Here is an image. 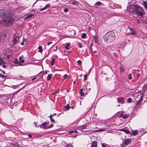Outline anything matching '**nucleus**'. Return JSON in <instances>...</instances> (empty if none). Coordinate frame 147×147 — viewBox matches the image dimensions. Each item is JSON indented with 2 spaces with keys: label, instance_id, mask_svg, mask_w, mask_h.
I'll return each instance as SVG.
<instances>
[{
  "label": "nucleus",
  "instance_id": "8",
  "mask_svg": "<svg viewBox=\"0 0 147 147\" xmlns=\"http://www.w3.org/2000/svg\"><path fill=\"white\" fill-rule=\"evenodd\" d=\"M129 29L131 31V32L130 33V34L132 35H135L136 34V32L134 29L132 28H129Z\"/></svg>",
  "mask_w": 147,
  "mask_h": 147
},
{
  "label": "nucleus",
  "instance_id": "62",
  "mask_svg": "<svg viewBox=\"0 0 147 147\" xmlns=\"http://www.w3.org/2000/svg\"><path fill=\"white\" fill-rule=\"evenodd\" d=\"M18 86V85H16V86H13V87H16V86Z\"/></svg>",
  "mask_w": 147,
  "mask_h": 147
},
{
  "label": "nucleus",
  "instance_id": "30",
  "mask_svg": "<svg viewBox=\"0 0 147 147\" xmlns=\"http://www.w3.org/2000/svg\"><path fill=\"white\" fill-rule=\"evenodd\" d=\"M55 60V59H54V58L52 59V61L51 62V64L52 65H54Z\"/></svg>",
  "mask_w": 147,
  "mask_h": 147
},
{
  "label": "nucleus",
  "instance_id": "22",
  "mask_svg": "<svg viewBox=\"0 0 147 147\" xmlns=\"http://www.w3.org/2000/svg\"><path fill=\"white\" fill-rule=\"evenodd\" d=\"M137 134V131H132L130 134L132 135H135Z\"/></svg>",
  "mask_w": 147,
  "mask_h": 147
},
{
  "label": "nucleus",
  "instance_id": "12",
  "mask_svg": "<svg viewBox=\"0 0 147 147\" xmlns=\"http://www.w3.org/2000/svg\"><path fill=\"white\" fill-rule=\"evenodd\" d=\"M97 143L96 141L92 142L90 147H97Z\"/></svg>",
  "mask_w": 147,
  "mask_h": 147
},
{
  "label": "nucleus",
  "instance_id": "23",
  "mask_svg": "<svg viewBox=\"0 0 147 147\" xmlns=\"http://www.w3.org/2000/svg\"><path fill=\"white\" fill-rule=\"evenodd\" d=\"M102 4V3L100 1H97L94 4V5H96V6H100Z\"/></svg>",
  "mask_w": 147,
  "mask_h": 147
},
{
  "label": "nucleus",
  "instance_id": "40",
  "mask_svg": "<svg viewBox=\"0 0 147 147\" xmlns=\"http://www.w3.org/2000/svg\"><path fill=\"white\" fill-rule=\"evenodd\" d=\"M87 78V75L85 74L84 76V79L85 80H86Z\"/></svg>",
  "mask_w": 147,
  "mask_h": 147
},
{
  "label": "nucleus",
  "instance_id": "26",
  "mask_svg": "<svg viewBox=\"0 0 147 147\" xmlns=\"http://www.w3.org/2000/svg\"><path fill=\"white\" fill-rule=\"evenodd\" d=\"M51 78H52L51 75L50 74H49L48 75L47 77V80H51Z\"/></svg>",
  "mask_w": 147,
  "mask_h": 147
},
{
  "label": "nucleus",
  "instance_id": "56",
  "mask_svg": "<svg viewBox=\"0 0 147 147\" xmlns=\"http://www.w3.org/2000/svg\"><path fill=\"white\" fill-rule=\"evenodd\" d=\"M49 71H48V70H46L45 71V74H47V73L48 72H49Z\"/></svg>",
  "mask_w": 147,
  "mask_h": 147
},
{
  "label": "nucleus",
  "instance_id": "36",
  "mask_svg": "<svg viewBox=\"0 0 147 147\" xmlns=\"http://www.w3.org/2000/svg\"><path fill=\"white\" fill-rule=\"evenodd\" d=\"M69 11V9L67 8H65V9H64L63 10V11L65 12V13H67V12H68Z\"/></svg>",
  "mask_w": 147,
  "mask_h": 147
},
{
  "label": "nucleus",
  "instance_id": "50",
  "mask_svg": "<svg viewBox=\"0 0 147 147\" xmlns=\"http://www.w3.org/2000/svg\"><path fill=\"white\" fill-rule=\"evenodd\" d=\"M144 86L145 88H147V83L145 84Z\"/></svg>",
  "mask_w": 147,
  "mask_h": 147
},
{
  "label": "nucleus",
  "instance_id": "6",
  "mask_svg": "<svg viewBox=\"0 0 147 147\" xmlns=\"http://www.w3.org/2000/svg\"><path fill=\"white\" fill-rule=\"evenodd\" d=\"M18 34H15L14 35V37L13 40V42L14 44L17 43L19 40L20 37L18 36Z\"/></svg>",
  "mask_w": 147,
  "mask_h": 147
},
{
  "label": "nucleus",
  "instance_id": "13",
  "mask_svg": "<svg viewBox=\"0 0 147 147\" xmlns=\"http://www.w3.org/2000/svg\"><path fill=\"white\" fill-rule=\"evenodd\" d=\"M129 116V115L126 114L124 115H123V114H121L120 117H122L124 119H127L128 118Z\"/></svg>",
  "mask_w": 147,
  "mask_h": 147
},
{
  "label": "nucleus",
  "instance_id": "18",
  "mask_svg": "<svg viewBox=\"0 0 147 147\" xmlns=\"http://www.w3.org/2000/svg\"><path fill=\"white\" fill-rule=\"evenodd\" d=\"M14 63L18 64V65H22L21 64L19 61L17 59H15L14 61Z\"/></svg>",
  "mask_w": 147,
  "mask_h": 147
},
{
  "label": "nucleus",
  "instance_id": "51",
  "mask_svg": "<svg viewBox=\"0 0 147 147\" xmlns=\"http://www.w3.org/2000/svg\"><path fill=\"white\" fill-rule=\"evenodd\" d=\"M73 132H74V133H78V131H77V130H73Z\"/></svg>",
  "mask_w": 147,
  "mask_h": 147
},
{
  "label": "nucleus",
  "instance_id": "31",
  "mask_svg": "<svg viewBox=\"0 0 147 147\" xmlns=\"http://www.w3.org/2000/svg\"><path fill=\"white\" fill-rule=\"evenodd\" d=\"M86 33H83L81 35V37L82 38H85V37H86Z\"/></svg>",
  "mask_w": 147,
  "mask_h": 147
},
{
  "label": "nucleus",
  "instance_id": "29",
  "mask_svg": "<svg viewBox=\"0 0 147 147\" xmlns=\"http://www.w3.org/2000/svg\"><path fill=\"white\" fill-rule=\"evenodd\" d=\"M38 49L39 50V52L40 53H42V47L41 46H39L38 47Z\"/></svg>",
  "mask_w": 147,
  "mask_h": 147
},
{
  "label": "nucleus",
  "instance_id": "35",
  "mask_svg": "<svg viewBox=\"0 0 147 147\" xmlns=\"http://www.w3.org/2000/svg\"><path fill=\"white\" fill-rule=\"evenodd\" d=\"M0 77L3 78H6L7 76H5L3 75L2 74H0Z\"/></svg>",
  "mask_w": 147,
  "mask_h": 147
},
{
  "label": "nucleus",
  "instance_id": "32",
  "mask_svg": "<svg viewBox=\"0 0 147 147\" xmlns=\"http://www.w3.org/2000/svg\"><path fill=\"white\" fill-rule=\"evenodd\" d=\"M120 70L121 71H123L124 70V68L123 66H121L119 68Z\"/></svg>",
  "mask_w": 147,
  "mask_h": 147
},
{
  "label": "nucleus",
  "instance_id": "38",
  "mask_svg": "<svg viewBox=\"0 0 147 147\" xmlns=\"http://www.w3.org/2000/svg\"><path fill=\"white\" fill-rule=\"evenodd\" d=\"M77 63L79 65H80L82 64V62L81 60H79L78 61Z\"/></svg>",
  "mask_w": 147,
  "mask_h": 147
},
{
  "label": "nucleus",
  "instance_id": "42",
  "mask_svg": "<svg viewBox=\"0 0 147 147\" xmlns=\"http://www.w3.org/2000/svg\"><path fill=\"white\" fill-rule=\"evenodd\" d=\"M67 77V75L66 74L64 75L63 76V78L64 79H66Z\"/></svg>",
  "mask_w": 147,
  "mask_h": 147
},
{
  "label": "nucleus",
  "instance_id": "45",
  "mask_svg": "<svg viewBox=\"0 0 147 147\" xmlns=\"http://www.w3.org/2000/svg\"><path fill=\"white\" fill-rule=\"evenodd\" d=\"M74 133L73 130L70 131L68 132L69 134H72Z\"/></svg>",
  "mask_w": 147,
  "mask_h": 147
},
{
  "label": "nucleus",
  "instance_id": "60",
  "mask_svg": "<svg viewBox=\"0 0 147 147\" xmlns=\"http://www.w3.org/2000/svg\"><path fill=\"white\" fill-rule=\"evenodd\" d=\"M7 58H9L10 57V55H7Z\"/></svg>",
  "mask_w": 147,
  "mask_h": 147
},
{
  "label": "nucleus",
  "instance_id": "9",
  "mask_svg": "<svg viewBox=\"0 0 147 147\" xmlns=\"http://www.w3.org/2000/svg\"><path fill=\"white\" fill-rule=\"evenodd\" d=\"M50 7V5L49 4H47L44 7L40 8L39 9L40 11H42L46 9L47 8L49 7Z\"/></svg>",
  "mask_w": 147,
  "mask_h": 147
},
{
  "label": "nucleus",
  "instance_id": "64",
  "mask_svg": "<svg viewBox=\"0 0 147 147\" xmlns=\"http://www.w3.org/2000/svg\"><path fill=\"white\" fill-rule=\"evenodd\" d=\"M76 83V82L75 81H74L73 82V83L74 84H75Z\"/></svg>",
  "mask_w": 147,
  "mask_h": 147
},
{
  "label": "nucleus",
  "instance_id": "39",
  "mask_svg": "<svg viewBox=\"0 0 147 147\" xmlns=\"http://www.w3.org/2000/svg\"><path fill=\"white\" fill-rule=\"evenodd\" d=\"M78 46L80 48H81L82 47V45L81 43H79Z\"/></svg>",
  "mask_w": 147,
  "mask_h": 147
},
{
  "label": "nucleus",
  "instance_id": "25",
  "mask_svg": "<svg viewBox=\"0 0 147 147\" xmlns=\"http://www.w3.org/2000/svg\"><path fill=\"white\" fill-rule=\"evenodd\" d=\"M52 115H50V116H49V117L50 118V121L52 123H55V121L54 119H53V118H52Z\"/></svg>",
  "mask_w": 147,
  "mask_h": 147
},
{
  "label": "nucleus",
  "instance_id": "2",
  "mask_svg": "<svg viewBox=\"0 0 147 147\" xmlns=\"http://www.w3.org/2000/svg\"><path fill=\"white\" fill-rule=\"evenodd\" d=\"M105 41L108 44L113 42L115 39V34L112 31L107 32L103 36Z\"/></svg>",
  "mask_w": 147,
  "mask_h": 147
},
{
  "label": "nucleus",
  "instance_id": "1",
  "mask_svg": "<svg viewBox=\"0 0 147 147\" xmlns=\"http://www.w3.org/2000/svg\"><path fill=\"white\" fill-rule=\"evenodd\" d=\"M2 22L3 25L5 26L11 24L13 21L12 17L10 16V12L4 10H0V18H3Z\"/></svg>",
  "mask_w": 147,
  "mask_h": 147
},
{
  "label": "nucleus",
  "instance_id": "41",
  "mask_svg": "<svg viewBox=\"0 0 147 147\" xmlns=\"http://www.w3.org/2000/svg\"><path fill=\"white\" fill-rule=\"evenodd\" d=\"M34 125L36 127H39V126L37 125V123H36V122H34Z\"/></svg>",
  "mask_w": 147,
  "mask_h": 147
},
{
  "label": "nucleus",
  "instance_id": "48",
  "mask_svg": "<svg viewBox=\"0 0 147 147\" xmlns=\"http://www.w3.org/2000/svg\"><path fill=\"white\" fill-rule=\"evenodd\" d=\"M105 129H100L99 130L100 131H105Z\"/></svg>",
  "mask_w": 147,
  "mask_h": 147
},
{
  "label": "nucleus",
  "instance_id": "52",
  "mask_svg": "<svg viewBox=\"0 0 147 147\" xmlns=\"http://www.w3.org/2000/svg\"><path fill=\"white\" fill-rule=\"evenodd\" d=\"M57 47L56 46V47L55 49H54V51H56L57 50Z\"/></svg>",
  "mask_w": 147,
  "mask_h": 147
},
{
  "label": "nucleus",
  "instance_id": "7",
  "mask_svg": "<svg viewBox=\"0 0 147 147\" xmlns=\"http://www.w3.org/2000/svg\"><path fill=\"white\" fill-rule=\"evenodd\" d=\"M86 89H87L86 87H84L83 88H82L80 90V94L81 96H83L84 93L86 92Z\"/></svg>",
  "mask_w": 147,
  "mask_h": 147
},
{
  "label": "nucleus",
  "instance_id": "47",
  "mask_svg": "<svg viewBox=\"0 0 147 147\" xmlns=\"http://www.w3.org/2000/svg\"><path fill=\"white\" fill-rule=\"evenodd\" d=\"M57 114L56 113H53V115H52V117H53L54 116H56V115Z\"/></svg>",
  "mask_w": 147,
  "mask_h": 147
},
{
  "label": "nucleus",
  "instance_id": "11",
  "mask_svg": "<svg viewBox=\"0 0 147 147\" xmlns=\"http://www.w3.org/2000/svg\"><path fill=\"white\" fill-rule=\"evenodd\" d=\"M131 140L129 139H126L125 140H124V142L123 144L125 145H126L130 143Z\"/></svg>",
  "mask_w": 147,
  "mask_h": 147
},
{
  "label": "nucleus",
  "instance_id": "37",
  "mask_svg": "<svg viewBox=\"0 0 147 147\" xmlns=\"http://www.w3.org/2000/svg\"><path fill=\"white\" fill-rule=\"evenodd\" d=\"M132 99L131 98H129L127 99V101L129 103H130L131 102Z\"/></svg>",
  "mask_w": 147,
  "mask_h": 147
},
{
  "label": "nucleus",
  "instance_id": "27",
  "mask_svg": "<svg viewBox=\"0 0 147 147\" xmlns=\"http://www.w3.org/2000/svg\"><path fill=\"white\" fill-rule=\"evenodd\" d=\"M70 46V43H67L66 46L65 47V49L68 50L69 49V47Z\"/></svg>",
  "mask_w": 147,
  "mask_h": 147
},
{
  "label": "nucleus",
  "instance_id": "58",
  "mask_svg": "<svg viewBox=\"0 0 147 147\" xmlns=\"http://www.w3.org/2000/svg\"><path fill=\"white\" fill-rule=\"evenodd\" d=\"M140 75V74H137L136 75L137 76H139Z\"/></svg>",
  "mask_w": 147,
  "mask_h": 147
},
{
  "label": "nucleus",
  "instance_id": "20",
  "mask_svg": "<svg viewBox=\"0 0 147 147\" xmlns=\"http://www.w3.org/2000/svg\"><path fill=\"white\" fill-rule=\"evenodd\" d=\"M143 98L142 96H141L140 97L138 100L137 101L136 103V105H138L139 103H140L143 100Z\"/></svg>",
  "mask_w": 147,
  "mask_h": 147
},
{
  "label": "nucleus",
  "instance_id": "54",
  "mask_svg": "<svg viewBox=\"0 0 147 147\" xmlns=\"http://www.w3.org/2000/svg\"><path fill=\"white\" fill-rule=\"evenodd\" d=\"M2 67L4 68H6V66H5V65H4V64H3V65H2Z\"/></svg>",
  "mask_w": 147,
  "mask_h": 147
},
{
  "label": "nucleus",
  "instance_id": "4",
  "mask_svg": "<svg viewBox=\"0 0 147 147\" xmlns=\"http://www.w3.org/2000/svg\"><path fill=\"white\" fill-rule=\"evenodd\" d=\"M49 121L44 122L42 123V124L39 125V126L40 128L45 129L47 127V125L49 123Z\"/></svg>",
  "mask_w": 147,
  "mask_h": 147
},
{
  "label": "nucleus",
  "instance_id": "21",
  "mask_svg": "<svg viewBox=\"0 0 147 147\" xmlns=\"http://www.w3.org/2000/svg\"><path fill=\"white\" fill-rule=\"evenodd\" d=\"M64 109H65V111L66 110H69L70 108V107L69 104H67V105L65 106L64 107Z\"/></svg>",
  "mask_w": 147,
  "mask_h": 147
},
{
  "label": "nucleus",
  "instance_id": "61",
  "mask_svg": "<svg viewBox=\"0 0 147 147\" xmlns=\"http://www.w3.org/2000/svg\"><path fill=\"white\" fill-rule=\"evenodd\" d=\"M71 108L72 109H74V107L73 106H72L71 107Z\"/></svg>",
  "mask_w": 147,
  "mask_h": 147
},
{
  "label": "nucleus",
  "instance_id": "28",
  "mask_svg": "<svg viewBox=\"0 0 147 147\" xmlns=\"http://www.w3.org/2000/svg\"><path fill=\"white\" fill-rule=\"evenodd\" d=\"M19 59L20 61H19L20 63H24V60L22 59V57H19Z\"/></svg>",
  "mask_w": 147,
  "mask_h": 147
},
{
  "label": "nucleus",
  "instance_id": "10",
  "mask_svg": "<svg viewBox=\"0 0 147 147\" xmlns=\"http://www.w3.org/2000/svg\"><path fill=\"white\" fill-rule=\"evenodd\" d=\"M119 131H122L125 132L127 134H130V132L127 129H125V128H122L121 129H120L119 130Z\"/></svg>",
  "mask_w": 147,
  "mask_h": 147
},
{
  "label": "nucleus",
  "instance_id": "19",
  "mask_svg": "<svg viewBox=\"0 0 147 147\" xmlns=\"http://www.w3.org/2000/svg\"><path fill=\"white\" fill-rule=\"evenodd\" d=\"M34 16V14H30L27 15L24 18L25 20L31 18L32 17Z\"/></svg>",
  "mask_w": 147,
  "mask_h": 147
},
{
  "label": "nucleus",
  "instance_id": "49",
  "mask_svg": "<svg viewBox=\"0 0 147 147\" xmlns=\"http://www.w3.org/2000/svg\"><path fill=\"white\" fill-rule=\"evenodd\" d=\"M3 37H6V34L5 33H3Z\"/></svg>",
  "mask_w": 147,
  "mask_h": 147
},
{
  "label": "nucleus",
  "instance_id": "15",
  "mask_svg": "<svg viewBox=\"0 0 147 147\" xmlns=\"http://www.w3.org/2000/svg\"><path fill=\"white\" fill-rule=\"evenodd\" d=\"M87 125H83L78 127V129L80 130H81L82 129H84L86 128Z\"/></svg>",
  "mask_w": 147,
  "mask_h": 147
},
{
  "label": "nucleus",
  "instance_id": "17",
  "mask_svg": "<svg viewBox=\"0 0 147 147\" xmlns=\"http://www.w3.org/2000/svg\"><path fill=\"white\" fill-rule=\"evenodd\" d=\"M94 42L98 43V37L97 35H96L94 36Z\"/></svg>",
  "mask_w": 147,
  "mask_h": 147
},
{
  "label": "nucleus",
  "instance_id": "3",
  "mask_svg": "<svg viewBox=\"0 0 147 147\" xmlns=\"http://www.w3.org/2000/svg\"><path fill=\"white\" fill-rule=\"evenodd\" d=\"M133 11L134 13L136 14L140 18L143 17L145 13L144 9L138 5L134 6Z\"/></svg>",
  "mask_w": 147,
  "mask_h": 147
},
{
  "label": "nucleus",
  "instance_id": "5",
  "mask_svg": "<svg viewBox=\"0 0 147 147\" xmlns=\"http://www.w3.org/2000/svg\"><path fill=\"white\" fill-rule=\"evenodd\" d=\"M125 98L123 97H118L117 98V102L121 104L125 103Z\"/></svg>",
  "mask_w": 147,
  "mask_h": 147
},
{
  "label": "nucleus",
  "instance_id": "63",
  "mask_svg": "<svg viewBox=\"0 0 147 147\" xmlns=\"http://www.w3.org/2000/svg\"><path fill=\"white\" fill-rule=\"evenodd\" d=\"M139 20H137V22L138 23H139Z\"/></svg>",
  "mask_w": 147,
  "mask_h": 147
},
{
  "label": "nucleus",
  "instance_id": "57",
  "mask_svg": "<svg viewBox=\"0 0 147 147\" xmlns=\"http://www.w3.org/2000/svg\"><path fill=\"white\" fill-rule=\"evenodd\" d=\"M21 44L22 45H24V43L23 42H22L21 43Z\"/></svg>",
  "mask_w": 147,
  "mask_h": 147
},
{
  "label": "nucleus",
  "instance_id": "55",
  "mask_svg": "<svg viewBox=\"0 0 147 147\" xmlns=\"http://www.w3.org/2000/svg\"><path fill=\"white\" fill-rule=\"evenodd\" d=\"M102 147H106V145H104L103 144H102Z\"/></svg>",
  "mask_w": 147,
  "mask_h": 147
},
{
  "label": "nucleus",
  "instance_id": "24",
  "mask_svg": "<svg viewBox=\"0 0 147 147\" xmlns=\"http://www.w3.org/2000/svg\"><path fill=\"white\" fill-rule=\"evenodd\" d=\"M5 63L2 58H0V65H2Z\"/></svg>",
  "mask_w": 147,
  "mask_h": 147
},
{
  "label": "nucleus",
  "instance_id": "53",
  "mask_svg": "<svg viewBox=\"0 0 147 147\" xmlns=\"http://www.w3.org/2000/svg\"><path fill=\"white\" fill-rule=\"evenodd\" d=\"M36 77H35L33 78H32V81H33L34 80H35L36 79Z\"/></svg>",
  "mask_w": 147,
  "mask_h": 147
},
{
  "label": "nucleus",
  "instance_id": "33",
  "mask_svg": "<svg viewBox=\"0 0 147 147\" xmlns=\"http://www.w3.org/2000/svg\"><path fill=\"white\" fill-rule=\"evenodd\" d=\"M128 78L129 80H131L132 78V74H129L128 76Z\"/></svg>",
  "mask_w": 147,
  "mask_h": 147
},
{
  "label": "nucleus",
  "instance_id": "46",
  "mask_svg": "<svg viewBox=\"0 0 147 147\" xmlns=\"http://www.w3.org/2000/svg\"><path fill=\"white\" fill-rule=\"evenodd\" d=\"M53 43L52 42H48L47 43V45H50L52 43Z\"/></svg>",
  "mask_w": 147,
  "mask_h": 147
},
{
  "label": "nucleus",
  "instance_id": "59",
  "mask_svg": "<svg viewBox=\"0 0 147 147\" xmlns=\"http://www.w3.org/2000/svg\"><path fill=\"white\" fill-rule=\"evenodd\" d=\"M1 71H2L3 74H5V72L3 70H1Z\"/></svg>",
  "mask_w": 147,
  "mask_h": 147
},
{
  "label": "nucleus",
  "instance_id": "16",
  "mask_svg": "<svg viewBox=\"0 0 147 147\" xmlns=\"http://www.w3.org/2000/svg\"><path fill=\"white\" fill-rule=\"evenodd\" d=\"M142 4L144 6V8L147 9V2L146 1H143Z\"/></svg>",
  "mask_w": 147,
  "mask_h": 147
},
{
  "label": "nucleus",
  "instance_id": "34",
  "mask_svg": "<svg viewBox=\"0 0 147 147\" xmlns=\"http://www.w3.org/2000/svg\"><path fill=\"white\" fill-rule=\"evenodd\" d=\"M65 146L67 147H74L72 144H67Z\"/></svg>",
  "mask_w": 147,
  "mask_h": 147
},
{
  "label": "nucleus",
  "instance_id": "14",
  "mask_svg": "<svg viewBox=\"0 0 147 147\" xmlns=\"http://www.w3.org/2000/svg\"><path fill=\"white\" fill-rule=\"evenodd\" d=\"M71 4H72V5L76 6H78L79 4V2L76 1H73L71 3Z\"/></svg>",
  "mask_w": 147,
  "mask_h": 147
},
{
  "label": "nucleus",
  "instance_id": "44",
  "mask_svg": "<svg viewBox=\"0 0 147 147\" xmlns=\"http://www.w3.org/2000/svg\"><path fill=\"white\" fill-rule=\"evenodd\" d=\"M28 136L30 138H32V135L30 134H28Z\"/></svg>",
  "mask_w": 147,
  "mask_h": 147
},
{
  "label": "nucleus",
  "instance_id": "43",
  "mask_svg": "<svg viewBox=\"0 0 147 147\" xmlns=\"http://www.w3.org/2000/svg\"><path fill=\"white\" fill-rule=\"evenodd\" d=\"M54 126V125L53 124L51 125H50L48 127V129L50 128L53 127Z\"/></svg>",
  "mask_w": 147,
  "mask_h": 147
}]
</instances>
